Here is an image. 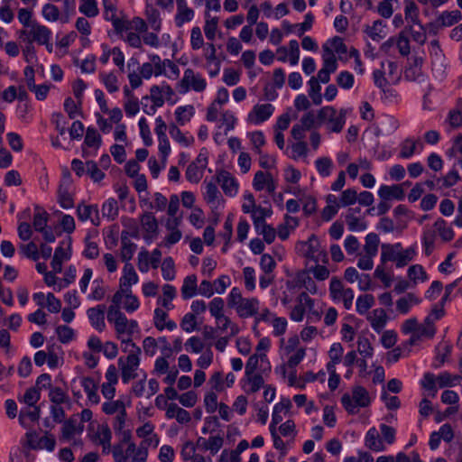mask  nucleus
Returning <instances> with one entry per match:
<instances>
[{
    "label": "nucleus",
    "mask_w": 462,
    "mask_h": 462,
    "mask_svg": "<svg viewBox=\"0 0 462 462\" xmlns=\"http://www.w3.org/2000/svg\"><path fill=\"white\" fill-rule=\"evenodd\" d=\"M341 404L350 415H356L361 408L370 406L372 397L369 392L362 385H354L351 394L344 393L340 399Z\"/></svg>",
    "instance_id": "obj_1"
},
{
    "label": "nucleus",
    "mask_w": 462,
    "mask_h": 462,
    "mask_svg": "<svg viewBox=\"0 0 462 462\" xmlns=\"http://www.w3.org/2000/svg\"><path fill=\"white\" fill-rule=\"evenodd\" d=\"M347 109L341 108L339 111L334 106H327L320 108L317 114L318 125H326L329 133H340L346 124Z\"/></svg>",
    "instance_id": "obj_2"
},
{
    "label": "nucleus",
    "mask_w": 462,
    "mask_h": 462,
    "mask_svg": "<svg viewBox=\"0 0 462 462\" xmlns=\"http://www.w3.org/2000/svg\"><path fill=\"white\" fill-rule=\"evenodd\" d=\"M109 323H113L116 332V337L121 338L122 336H133L134 331L138 329V323L134 319H128L122 311L107 314Z\"/></svg>",
    "instance_id": "obj_3"
},
{
    "label": "nucleus",
    "mask_w": 462,
    "mask_h": 462,
    "mask_svg": "<svg viewBox=\"0 0 462 462\" xmlns=\"http://www.w3.org/2000/svg\"><path fill=\"white\" fill-rule=\"evenodd\" d=\"M207 87V82L201 75L196 74L193 69H187L183 78L178 83L177 88L180 94H186L190 89L196 92H202Z\"/></svg>",
    "instance_id": "obj_4"
},
{
    "label": "nucleus",
    "mask_w": 462,
    "mask_h": 462,
    "mask_svg": "<svg viewBox=\"0 0 462 462\" xmlns=\"http://www.w3.org/2000/svg\"><path fill=\"white\" fill-rule=\"evenodd\" d=\"M329 294L334 301H342L346 310H350L354 300V291L344 288L337 277H333L329 283Z\"/></svg>",
    "instance_id": "obj_5"
},
{
    "label": "nucleus",
    "mask_w": 462,
    "mask_h": 462,
    "mask_svg": "<svg viewBox=\"0 0 462 462\" xmlns=\"http://www.w3.org/2000/svg\"><path fill=\"white\" fill-rule=\"evenodd\" d=\"M244 198L245 200L249 201V205L243 204L242 205V210L244 213H251L252 214V219L254 225V227L256 230L260 229V224H264L265 217H269L272 214V210L262 208V207H256L254 197L252 193L248 192L244 195Z\"/></svg>",
    "instance_id": "obj_6"
},
{
    "label": "nucleus",
    "mask_w": 462,
    "mask_h": 462,
    "mask_svg": "<svg viewBox=\"0 0 462 462\" xmlns=\"http://www.w3.org/2000/svg\"><path fill=\"white\" fill-rule=\"evenodd\" d=\"M140 354H129L125 360L123 357L118 359V365L121 368V377L124 383H128L130 380L137 376L135 371L140 365Z\"/></svg>",
    "instance_id": "obj_7"
},
{
    "label": "nucleus",
    "mask_w": 462,
    "mask_h": 462,
    "mask_svg": "<svg viewBox=\"0 0 462 462\" xmlns=\"http://www.w3.org/2000/svg\"><path fill=\"white\" fill-rule=\"evenodd\" d=\"M140 223L143 230V238L147 245H150L158 236V221L152 212H144L140 216Z\"/></svg>",
    "instance_id": "obj_8"
},
{
    "label": "nucleus",
    "mask_w": 462,
    "mask_h": 462,
    "mask_svg": "<svg viewBox=\"0 0 462 462\" xmlns=\"http://www.w3.org/2000/svg\"><path fill=\"white\" fill-rule=\"evenodd\" d=\"M303 245L307 247L304 252V256L306 258L310 259L315 263H319V261L324 263L328 262L327 253L320 250L319 242L314 235H312L308 241L303 244Z\"/></svg>",
    "instance_id": "obj_9"
},
{
    "label": "nucleus",
    "mask_w": 462,
    "mask_h": 462,
    "mask_svg": "<svg viewBox=\"0 0 462 462\" xmlns=\"http://www.w3.org/2000/svg\"><path fill=\"white\" fill-rule=\"evenodd\" d=\"M240 383L245 393H254L264 386V376L259 373L245 374Z\"/></svg>",
    "instance_id": "obj_10"
},
{
    "label": "nucleus",
    "mask_w": 462,
    "mask_h": 462,
    "mask_svg": "<svg viewBox=\"0 0 462 462\" xmlns=\"http://www.w3.org/2000/svg\"><path fill=\"white\" fill-rule=\"evenodd\" d=\"M274 112L272 104L255 105L248 114L247 120L254 125H260L268 120Z\"/></svg>",
    "instance_id": "obj_11"
},
{
    "label": "nucleus",
    "mask_w": 462,
    "mask_h": 462,
    "mask_svg": "<svg viewBox=\"0 0 462 462\" xmlns=\"http://www.w3.org/2000/svg\"><path fill=\"white\" fill-rule=\"evenodd\" d=\"M217 181L226 196L234 197L238 191V183L226 171H220L217 174Z\"/></svg>",
    "instance_id": "obj_12"
},
{
    "label": "nucleus",
    "mask_w": 462,
    "mask_h": 462,
    "mask_svg": "<svg viewBox=\"0 0 462 462\" xmlns=\"http://www.w3.org/2000/svg\"><path fill=\"white\" fill-rule=\"evenodd\" d=\"M259 305L260 301L257 298H245L236 306V310L240 318L245 319L255 316L259 310Z\"/></svg>",
    "instance_id": "obj_13"
},
{
    "label": "nucleus",
    "mask_w": 462,
    "mask_h": 462,
    "mask_svg": "<svg viewBox=\"0 0 462 462\" xmlns=\"http://www.w3.org/2000/svg\"><path fill=\"white\" fill-rule=\"evenodd\" d=\"M400 158L410 159L415 152H420L423 150V143L420 139L406 138L400 144Z\"/></svg>",
    "instance_id": "obj_14"
},
{
    "label": "nucleus",
    "mask_w": 462,
    "mask_h": 462,
    "mask_svg": "<svg viewBox=\"0 0 462 462\" xmlns=\"http://www.w3.org/2000/svg\"><path fill=\"white\" fill-rule=\"evenodd\" d=\"M105 310V305H98L95 308H89L87 311L90 324L99 332L106 328Z\"/></svg>",
    "instance_id": "obj_15"
},
{
    "label": "nucleus",
    "mask_w": 462,
    "mask_h": 462,
    "mask_svg": "<svg viewBox=\"0 0 462 462\" xmlns=\"http://www.w3.org/2000/svg\"><path fill=\"white\" fill-rule=\"evenodd\" d=\"M98 212L97 205L80 204L77 208V215L79 219L83 222L90 220L95 226L99 225Z\"/></svg>",
    "instance_id": "obj_16"
},
{
    "label": "nucleus",
    "mask_w": 462,
    "mask_h": 462,
    "mask_svg": "<svg viewBox=\"0 0 462 462\" xmlns=\"http://www.w3.org/2000/svg\"><path fill=\"white\" fill-rule=\"evenodd\" d=\"M31 39L29 42H36L38 44L47 43L51 41V31L45 25L34 23L31 24L29 32Z\"/></svg>",
    "instance_id": "obj_17"
},
{
    "label": "nucleus",
    "mask_w": 462,
    "mask_h": 462,
    "mask_svg": "<svg viewBox=\"0 0 462 462\" xmlns=\"http://www.w3.org/2000/svg\"><path fill=\"white\" fill-rule=\"evenodd\" d=\"M378 196L383 200H389L394 199L396 200H402L405 197L404 190L401 185H381L378 189Z\"/></svg>",
    "instance_id": "obj_18"
},
{
    "label": "nucleus",
    "mask_w": 462,
    "mask_h": 462,
    "mask_svg": "<svg viewBox=\"0 0 462 462\" xmlns=\"http://www.w3.org/2000/svg\"><path fill=\"white\" fill-rule=\"evenodd\" d=\"M372 328L380 333L386 325L387 314L383 309H375L366 317Z\"/></svg>",
    "instance_id": "obj_19"
},
{
    "label": "nucleus",
    "mask_w": 462,
    "mask_h": 462,
    "mask_svg": "<svg viewBox=\"0 0 462 462\" xmlns=\"http://www.w3.org/2000/svg\"><path fill=\"white\" fill-rule=\"evenodd\" d=\"M69 184L70 181L68 179L60 184L58 189V201L60 207L65 209L71 208L74 206V200L69 192Z\"/></svg>",
    "instance_id": "obj_20"
},
{
    "label": "nucleus",
    "mask_w": 462,
    "mask_h": 462,
    "mask_svg": "<svg viewBox=\"0 0 462 462\" xmlns=\"http://www.w3.org/2000/svg\"><path fill=\"white\" fill-rule=\"evenodd\" d=\"M40 414L41 410L38 406L22 409L19 414V422L23 428L27 429L31 426V422L38 421Z\"/></svg>",
    "instance_id": "obj_21"
},
{
    "label": "nucleus",
    "mask_w": 462,
    "mask_h": 462,
    "mask_svg": "<svg viewBox=\"0 0 462 462\" xmlns=\"http://www.w3.org/2000/svg\"><path fill=\"white\" fill-rule=\"evenodd\" d=\"M365 447L369 449L380 452L385 449L382 439L379 437V433L375 428H371L365 434Z\"/></svg>",
    "instance_id": "obj_22"
},
{
    "label": "nucleus",
    "mask_w": 462,
    "mask_h": 462,
    "mask_svg": "<svg viewBox=\"0 0 462 462\" xmlns=\"http://www.w3.org/2000/svg\"><path fill=\"white\" fill-rule=\"evenodd\" d=\"M462 19V14L458 10L444 11L437 18L436 23L441 27H449Z\"/></svg>",
    "instance_id": "obj_23"
},
{
    "label": "nucleus",
    "mask_w": 462,
    "mask_h": 462,
    "mask_svg": "<svg viewBox=\"0 0 462 462\" xmlns=\"http://www.w3.org/2000/svg\"><path fill=\"white\" fill-rule=\"evenodd\" d=\"M386 24L382 20H376L372 26L366 25L364 32L374 42H380L386 36Z\"/></svg>",
    "instance_id": "obj_24"
},
{
    "label": "nucleus",
    "mask_w": 462,
    "mask_h": 462,
    "mask_svg": "<svg viewBox=\"0 0 462 462\" xmlns=\"http://www.w3.org/2000/svg\"><path fill=\"white\" fill-rule=\"evenodd\" d=\"M81 386L87 393L88 401L93 404H97L100 398L97 394V385L91 377H83L81 379Z\"/></svg>",
    "instance_id": "obj_25"
},
{
    "label": "nucleus",
    "mask_w": 462,
    "mask_h": 462,
    "mask_svg": "<svg viewBox=\"0 0 462 462\" xmlns=\"http://www.w3.org/2000/svg\"><path fill=\"white\" fill-rule=\"evenodd\" d=\"M402 248L401 243H396L395 245H382L381 252V262L382 263H385L388 261L398 263L399 259V250Z\"/></svg>",
    "instance_id": "obj_26"
},
{
    "label": "nucleus",
    "mask_w": 462,
    "mask_h": 462,
    "mask_svg": "<svg viewBox=\"0 0 462 462\" xmlns=\"http://www.w3.org/2000/svg\"><path fill=\"white\" fill-rule=\"evenodd\" d=\"M181 296L184 300H189L198 294L197 276L195 274L188 275L183 281L181 286Z\"/></svg>",
    "instance_id": "obj_27"
},
{
    "label": "nucleus",
    "mask_w": 462,
    "mask_h": 462,
    "mask_svg": "<svg viewBox=\"0 0 462 462\" xmlns=\"http://www.w3.org/2000/svg\"><path fill=\"white\" fill-rule=\"evenodd\" d=\"M145 16L151 28L155 32H160L162 28V19L159 10L151 4H146Z\"/></svg>",
    "instance_id": "obj_28"
},
{
    "label": "nucleus",
    "mask_w": 462,
    "mask_h": 462,
    "mask_svg": "<svg viewBox=\"0 0 462 462\" xmlns=\"http://www.w3.org/2000/svg\"><path fill=\"white\" fill-rule=\"evenodd\" d=\"M136 248L137 245L133 243L126 236H125V231H123L121 237V260L123 262H129L133 258Z\"/></svg>",
    "instance_id": "obj_29"
},
{
    "label": "nucleus",
    "mask_w": 462,
    "mask_h": 462,
    "mask_svg": "<svg viewBox=\"0 0 462 462\" xmlns=\"http://www.w3.org/2000/svg\"><path fill=\"white\" fill-rule=\"evenodd\" d=\"M417 333L423 338H432L436 334V327L434 323V319L431 315H428L423 323H418V330Z\"/></svg>",
    "instance_id": "obj_30"
},
{
    "label": "nucleus",
    "mask_w": 462,
    "mask_h": 462,
    "mask_svg": "<svg viewBox=\"0 0 462 462\" xmlns=\"http://www.w3.org/2000/svg\"><path fill=\"white\" fill-rule=\"evenodd\" d=\"M309 271L298 272L295 277L296 285L299 287H305L310 293L315 294L317 292V286L312 278L309 275Z\"/></svg>",
    "instance_id": "obj_31"
},
{
    "label": "nucleus",
    "mask_w": 462,
    "mask_h": 462,
    "mask_svg": "<svg viewBox=\"0 0 462 462\" xmlns=\"http://www.w3.org/2000/svg\"><path fill=\"white\" fill-rule=\"evenodd\" d=\"M225 301L220 297L214 298L208 304L210 315L215 318L217 324H219L224 318Z\"/></svg>",
    "instance_id": "obj_32"
},
{
    "label": "nucleus",
    "mask_w": 462,
    "mask_h": 462,
    "mask_svg": "<svg viewBox=\"0 0 462 462\" xmlns=\"http://www.w3.org/2000/svg\"><path fill=\"white\" fill-rule=\"evenodd\" d=\"M98 442L103 447V452L109 453L111 448L112 433L107 425H101L97 432Z\"/></svg>",
    "instance_id": "obj_33"
},
{
    "label": "nucleus",
    "mask_w": 462,
    "mask_h": 462,
    "mask_svg": "<svg viewBox=\"0 0 462 462\" xmlns=\"http://www.w3.org/2000/svg\"><path fill=\"white\" fill-rule=\"evenodd\" d=\"M195 114V108L192 105L180 106L175 110L176 121L179 125H184L190 121Z\"/></svg>",
    "instance_id": "obj_34"
},
{
    "label": "nucleus",
    "mask_w": 462,
    "mask_h": 462,
    "mask_svg": "<svg viewBox=\"0 0 462 462\" xmlns=\"http://www.w3.org/2000/svg\"><path fill=\"white\" fill-rule=\"evenodd\" d=\"M375 303L374 297L372 294H363L357 297L356 302V309L358 314H367L369 309H371Z\"/></svg>",
    "instance_id": "obj_35"
},
{
    "label": "nucleus",
    "mask_w": 462,
    "mask_h": 462,
    "mask_svg": "<svg viewBox=\"0 0 462 462\" xmlns=\"http://www.w3.org/2000/svg\"><path fill=\"white\" fill-rule=\"evenodd\" d=\"M171 137L183 146H189L194 143V137H187L181 130L174 124H171L169 128Z\"/></svg>",
    "instance_id": "obj_36"
},
{
    "label": "nucleus",
    "mask_w": 462,
    "mask_h": 462,
    "mask_svg": "<svg viewBox=\"0 0 462 462\" xmlns=\"http://www.w3.org/2000/svg\"><path fill=\"white\" fill-rule=\"evenodd\" d=\"M323 69L329 71L330 73H334L337 69V59L333 53V51L328 48L326 44L323 45Z\"/></svg>",
    "instance_id": "obj_37"
},
{
    "label": "nucleus",
    "mask_w": 462,
    "mask_h": 462,
    "mask_svg": "<svg viewBox=\"0 0 462 462\" xmlns=\"http://www.w3.org/2000/svg\"><path fill=\"white\" fill-rule=\"evenodd\" d=\"M419 302L420 300L414 294L409 293L396 301V309L401 314H407L411 310V304Z\"/></svg>",
    "instance_id": "obj_38"
},
{
    "label": "nucleus",
    "mask_w": 462,
    "mask_h": 462,
    "mask_svg": "<svg viewBox=\"0 0 462 462\" xmlns=\"http://www.w3.org/2000/svg\"><path fill=\"white\" fill-rule=\"evenodd\" d=\"M119 208L117 205V201L110 198L106 199L102 205V214L103 217H106L109 220H114L118 216Z\"/></svg>",
    "instance_id": "obj_39"
},
{
    "label": "nucleus",
    "mask_w": 462,
    "mask_h": 462,
    "mask_svg": "<svg viewBox=\"0 0 462 462\" xmlns=\"http://www.w3.org/2000/svg\"><path fill=\"white\" fill-rule=\"evenodd\" d=\"M79 10L81 14L90 18L96 17L98 14L99 10L97 0H79Z\"/></svg>",
    "instance_id": "obj_40"
},
{
    "label": "nucleus",
    "mask_w": 462,
    "mask_h": 462,
    "mask_svg": "<svg viewBox=\"0 0 462 462\" xmlns=\"http://www.w3.org/2000/svg\"><path fill=\"white\" fill-rule=\"evenodd\" d=\"M315 166L319 174L326 178L331 174L333 162L329 157H319L315 161Z\"/></svg>",
    "instance_id": "obj_41"
},
{
    "label": "nucleus",
    "mask_w": 462,
    "mask_h": 462,
    "mask_svg": "<svg viewBox=\"0 0 462 462\" xmlns=\"http://www.w3.org/2000/svg\"><path fill=\"white\" fill-rule=\"evenodd\" d=\"M405 19L411 24L420 25L419 20V8L413 1H408L405 3L404 8Z\"/></svg>",
    "instance_id": "obj_42"
},
{
    "label": "nucleus",
    "mask_w": 462,
    "mask_h": 462,
    "mask_svg": "<svg viewBox=\"0 0 462 462\" xmlns=\"http://www.w3.org/2000/svg\"><path fill=\"white\" fill-rule=\"evenodd\" d=\"M346 222L348 229L352 232H360L367 228V223L364 219L356 217L353 213H348L346 216Z\"/></svg>",
    "instance_id": "obj_43"
},
{
    "label": "nucleus",
    "mask_w": 462,
    "mask_h": 462,
    "mask_svg": "<svg viewBox=\"0 0 462 462\" xmlns=\"http://www.w3.org/2000/svg\"><path fill=\"white\" fill-rule=\"evenodd\" d=\"M404 79L408 81L421 83L425 81L426 76L422 72V69L410 65L404 70Z\"/></svg>",
    "instance_id": "obj_44"
},
{
    "label": "nucleus",
    "mask_w": 462,
    "mask_h": 462,
    "mask_svg": "<svg viewBox=\"0 0 462 462\" xmlns=\"http://www.w3.org/2000/svg\"><path fill=\"white\" fill-rule=\"evenodd\" d=\"M84 426L79 424L77 427V420L74 419H69L63 423L62 427V437L66 439H70L77 431L81 432L83 430Z\"/></svg>",
    "instance_id": "obj_45"
},
{
    "label": "nucleus",
    "mask_w": 462,
    "mask_h": 462,
    "mask_svg": "<svg viewBox=\"0 0 462 462\" xmlns=\"http://www.w3.org/2000/svg\"><path fill=\"white\" fill-rule=\"evenodd\" d=\"M439 235L444 241H450L454 238V231L450 226H447V222L443 218H439L434 224Z\"/></svg>",
    "instance_id": "obj_46"
},
{
    "label": "nucleus",
    "mask_w": 462,
    "mask_h": 462,
    "mask_svg": "<svg viewBox=\"0 0 462 462\" xmlns=\"http://www.w3.org/2000/svg\"><path fill=\"white\" fill-rule=\"evenodd\" d=\"M379 236L375 233H369L365 236L364 250L365 254L375 256L378 252Z\"/></svg>",
    "instance_id": "obj_47"
},
{
    "label": "nucleus",
    "mask_w": 462,
    "mask_h": 462,
    "mask_svg": "<svg viewBox=\"0 0 462 462\" xmlns=\"http://www.w3.org/2000/svg\"><path fill=\"white\" fill-rule=\"evenodd\" d=\"M42 14L48 22H56L60 20L62 14L56 5L48 3L42 6Z\"/></svg>",
    "instance_id": "obj_48"
},
{
    "label": "nucleus",
    "mask_w": 462,
    "mask_h": 462,
    "mask_svg": "<svg viewBox=\"0 0 462 462\" xmlns=\"http://www.w3.org/2000/svg\"><path fill=\"white\" fill-rule=\"evenodd\" d=\"M70 246H71V239H70V237H69V239L67 241L60 242V245L55 249L53 256L62 262L65 260L70 259V257H71Z\"/></svg>",
    "instance_id": "obj_49"
},
{
    "label": "nucleus",
    "mask_w": 462,
    "mask_h": 462,
    "mask_svg": "<svg viewBox=\"0 0 462 462\" xmlns=\"http://www.w3.org/2000/svg\"><path fill=\"white\" fill-rule=\"evenodd\" d=\"M408 277L411 281H412L414 283H417V282H425L428 280L427 273L423 267L420 264H414L409 267L408 269Z\"/></svg>",
    "instance_id": "obj_50"
},
{
    "label": "nucleus",
    "mask_w": 462,
    "mask_h": 462,
    "mask_svg": "<svg viewBox=\"0 0 462 462\" xmlns=\"http://www.w3.org/2000/svg\"><path fill=\"white\" fill-rule=\"evenodd\" d=\"M194 17V11L189 6L177 9L175 15V24L177 27H181L184 23L190 22Z\"/></svg>",
    "instance_id": "obj_51"
},
{
    "label": "nucleus",
    "mask_w": 462,
    "mask_h": 462,
    "mask_svg": "<svg viewBox=\"0 0 462 462\" xmlns=\"http://www.w3.org/2000/svg\"><path fill=\"white\" fill-rule=\"evenodd\" d=\"M101 136L97 131L93 127H88L84 144L88 147H95L96 149H98L101 145Z\"/></svg>",
    "instance_id": "obj_52"
},
{
    "label": "nucleus",
    "mask_w": 462,
    "mask_h": 462,
    "mask_svg": "<svg viewBox=\"0 0 462 462\" xmlns=\"http://www.w3.org/2000/svg\"><path fill=\"white\" fill-rule=\"evenodd\" d=\"M36 210H40V208L38 206L35 207ZM48 213L46 211H37L33 216V221L32 225L34 229L37 232L43 231L45 228H47V223H48Z\"/></svg>",
    "instance_id": "obj_53"
},
{
    "label": "nucleus",
    "mask_w": 462,
    "mask_h": 462,
    "mask_svg": "<svg viewBox=\"0 0 462 462\" xmlns=\"http://www.w3.org/2000/svg\"><path fill=\"white\" fill-rule=\"evenodd\" d=\"M203 169L197 165V162H191L186 170V179L192 183H198L203 176Z\"/></svg>",
    "instance_id": "obj_54"
},
{
    "label": "nucleus",
    "mask_w": 462,
    "mask_h": 462,
    "mask_svg": "<svg viewBox=\"0 0 462 462\" xmlns=\"http://www.w3.org/2000/svg\"><path fill=\"white\" fill-rule=\"evenodd\" d=\"M162 91H163L162 85V86L153 85L150 88L151 95L143 97V101H147V100L151 99L152 101V103H155V106H163L164 99L162 97Z\"/></svg>",
    "instance_id": "obj_55"
},
{
    "label": "nucleus",
    "mask_w": 462,
    "mask_h": 462,
    "mask_svg": "<svg viewBox=\"0 0 462 462\" xmlns=\"http://www.w3.org/2000/svg\"><path fill=\"white\" fill-rule=\"evenodd\" d=\"M99 77L108 92L115 93L118 90L117 77L113 72H101Z\"/></svg>",
    "instance_id": "obj_56"
},
{
    "label": "nucleus",
    "mask_w": 462,
    "mask_h": 462,
    "mask_svg": "<svg viewBox=\"0 0 462 462\" xmlns=\"http://www.w3.org/2000/svg\"><path fill=\"white\" fill-rule=\"evenodd\" d=\"M20 252L27 258L32 261H38L40 253L37 245L34 242H29L26 245H20Z\"/></svg>",
    "instance_id": "obj_57"
},
{
    "label": "nucleus",
    "mask_w": 462,
    "mask_h": 462,
    "mask_svg": "<svg viewBox=\"0 0 462 462\" xmlns=\"http://www.w3.org/2000/svg\"><path fill=\"white\" fill-rule=\"evenodd\" d=\"M140 307L139 300L136 296L132 293V290L128 289L127 292L125 295V301L123 308L125 311L132 313L137 310Z\"/></svg>",
    "instance_id": "obj_58"
},
{
    "label": "nucleus",
    "mask_w": 462,
    "mask_h": 462,
    "mask_svg": "<svg viewBox=\"0 0 462 462\" xmlns=\"http://www.w3.org/2000/svg\"><path fill=\"white\" fill-rule=\"evenodd\" d=\"M182 330L185 332L190 333L194 330L198 329L197 326V319L194 313H186L180 324Z\"/></svg>",
    "instance_id": "obj_59"
},
{
    "label": "nucleus",
    "mask_w": 462,
    "mask_h": 462,
    "mask_svg": "<svg viewBox=\"0 0 462 462\" xmlns=\"http://www.w3.org/2000/svg\"><path fill=\"white\" fill-rule=\"evenodd\" d=\"M162 274L164 280L172 281L175 278L174 262L171 257H166L162 264Z\"/></svg>",
    "instance_id": "obj_60"
},
{
    "label": "nucleus",
    "mask_w": 462,
    "mask_h": 462,
    "mask_svg": "<svg viewBox=\"0 0 462 462\" xmlns=\"http://www.w3.org/2000/svg\"><path fill=\"white\" fill-rule=\"evenodd\" d=\"M357 351L364 358H370L374 355V347L366 337L358 338Z\"/></svg>",
    "instance_id": "obj_61"
},
{
    "label": "nucleus",
    "mask_w": 462,
    "mask_h": 462,
    "mask_svg": "<svg viewBox=\"0 0 462 462\" xmlns=\"http://www.w3.org/2000/svg\"><path fill=\"white\" fill-rule=\"evenodd\" d=\"M273 175L270 172H263L262 171H257L254 174V178L253 180L254 189L257 191L264 189L265 185L269 180V178L271 179Z\"/></svg>",
    "instance_id": "obj_62"
},
{
    "label": "nucleus",
    "mask_w": 462,
    "mask_h": 462,
    "mask_svg": "<svg viewBox=\"0 0 462 462\" xmlns=\"http://www.w3.org/2000/svg\"><path fill=\"white\" fill-rule=\"evenodd\" d=\"M56 334L59 340L63 344L69 343L74 337V330L66 325H60L56 328Z\"/></svg>",
    "instance_id": "obj_63"
},
{
    "label": "nucleus",
    "mask_w": 462,
    "mask_h": 462,
    "mask_svg": "<svg viewBox=\"0 0 462 462\" xmlns=\"http://www.w3.org/2000/svg\"><path fill=\"white\" fill-rule=\"evenodd\" d=\"M19 402H23L29 407L35 406L37 402L40 400V393L34 388L31 387L26 390L23 398H18Z\"/></svg>",
    "instance_id": "obj_64"
}]
</instances>
